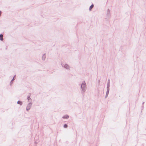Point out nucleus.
<instances>
[{"label": "nucleus", "instance_id": "6", "mask_svg": "<svg viewBox=\"0 0 146 146\" xmlns=\"http://www.w3.org/2000/svg\"><path fill=\"white\" fill-rule=\"evenodd\" d=\"M17 103L18 104H20V105H21L22 104V102L19 101H18Z\"/></svg>", "mask_w": 146, "mask_h": 146}, {"label": "nucleus", "instance_id": "1", "mask_svg": "<svg viewBox=\"0 0 146 146\" xmlns=\"http://www.w3.org/2000/svg\"><path fill=\"white\" fill-rule=\"evenodd\" d=\"M81 87L82 89L84 91L86 88V84L85 83H83Z\"/></svg>", "mask_w": 146, "mask_h": 146}, {"label": "nucleus", "instance_id": "7", "mask_svg": "<svg viewBox=\"0 0 146 146\" xmlns=\"http://www.w3.org/2000/svg\"><path fill=\"white\" fill-rule=\"evenodd\" d=\"M67 124H65L64 125V128H66V127H67Z\"/></svg>", "mask_w": 146, "mask_h": 146}, {"label": "nucleus", "instance_id": "4", "mask_svg": "<svg viewBox=\"0 0 146 146\" xmlns=\"http://www.w3.org/2000/svg\"><path fill=\"white\" fill-rule=\"evenodd\" d=\"M69 117V116L68 115H64L63 117V118H68Z\"/></svg>", "mask_w": 146, "mask_h": 146}, {"label": "nucleus", "instance_id": "5", "mask_svg": "<svg viewBox=\"0 0 146 146\" xmlns=\"http://www.w3.org/2000/svg\"><path fill=\"white\" fill-rule=\"evenodd\" d=\"M94 7V5H92L90 7L89 10L91 11Z\"/></svg>", "mask_w": 146, "mask_h": 146}, {"label": "nucleus", "instance_id": "2", "mask_svg": "<svg viewBox=\"0 0 146 146\" xmlns=\"http://www.w3.org/2000/svg\"><path fill=\"white\" fill-rule=\"evenodd\" d=\"M31 106V104H29L27 105V111H28L30 109Z\"/></svg>", "mask_w": 146, "mask_h": 146}, {"label": "nucleus", "instance_id": "8", "mask_svg": "<svg viewBox=\"0 0 146 146\" xmlns=\"http://www.w3.org/2000/svg\"><path fill=\"white\" fill-rule=\"evenodd\" d=\"M65 68H67V67H68V65H66L65 66Z\"/></svg>", "mask_w": 146, "mask_h": 146}, {"label": "nucleus", "instance_id": "3", "mask_svg": "<svg viewBox=\"0 0 146 146\" xmlns=\"http://www.w3.org/2000/svg\"><path fill=\"white\" fill-rule=\"evenodd\" d=\"M3 36L1 34L0 35V39L1 40H3Z\"/></svg>", "mask_w": 146, "mask_h": 146}, {"label": "nucleus", "instance_id": "9", "mask_svg": "<svg viewBox=\"0 0 146 146\" xmlns=\"http://www.w3.org/2000/svg\"><path fill=\"white\" fill-rule=\"evenodd\" d=\"M28 100H29L30 99V98L29 97L28 98Z\"/></svg>", "mask_w": 146, "mask_h": 146}]
</instances>
